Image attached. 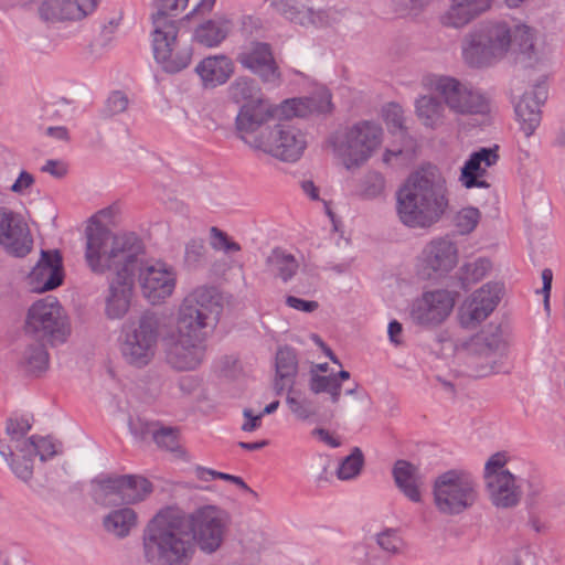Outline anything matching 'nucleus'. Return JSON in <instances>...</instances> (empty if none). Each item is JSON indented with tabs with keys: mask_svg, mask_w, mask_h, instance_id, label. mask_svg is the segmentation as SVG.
<instances>
[{
	"mask_svg": "<svg viewBox=\"0 0 565 565\" xmlns=\"http://www.w3.org/2000/svg\"><path fill=\"white\" fill-rule=\"evenodd\" d=\"M221 311L214 288L200 286L183 298L175 329L163 338L166 361L171 369L188 372L200 367L205 359L207 329L216 324Z\"/></svg>",
	"mask_w": 565,
	"mask_h": 565,
	"instance_id": "f03ea898",
	"label": "nucleus"
},
{
	"mask_svg": "<svg viewBox=\"0 0 565 565\" xmlns=\"http://www.w3.org/2000/svg\"><path fill=\"white\" fill-rule=\"evenodd\" d=\"M25 330L52 343H62L70 334L63 309L54 298L39 300L30 307Z\"/></svg>",
	"mask_w": 565,
	"mask_h": 565,
	"instance_id": "ddd939ff",
	"label": "nucleus"
},
{
	"mask_svg": "<svg viewBox=\"0 0 565 565\" xmlns=\"http://www.w3.org/2000/svg\"><path fill=\"white\" fill-rule=\"evenodd\" d=\"M495 0H450L437 21L444 29L461 31L489 12Z\"/></svg>",
	"mask_w": 565,
	"mask_h": 565,
	"instance_id": "4be33fe9",
	"label": "nucleus"
},
{
	"mask_svg": "<svg viewBox=\"0 0 565 565\" xmlns=\"http://www.w3.org/2000/svg\"><path fill=\"white\" fill-rule=\"evenodd\" d=\"M194 71L204 88H216L233 76L235 64L228 56L215 54L201 60Z\"/></svg>",
	"mask_w": 565,
	"mask_h": 565,
	"instance_id": "cd10ccee",
	"label": "nucleus"
},
{
	"mask_svg": "<svg viewBox=\"0 0 565 565\" xmlns=\"http://www.w3.org/2000/svg\"><path fill=\"white\" fill-rule=\"evenodd\" d=\"M384 131L379 124L362 120L328 139V147L338 164L348 171L360 169L381 148Z\"/></svg>",
	"mask_w": 565,
	"mask_h": 565,
	"instance_id": "0eeeda50",
	"label": "nucleus"
},
{
	"mask_svg": "<svg viewBox=\"0 0 565 565\" xmlns=\"http://www.w3.org/2000/svg\"><path fill=\"white\" fill-rule=\"evenodd\" d=\"M128 96L120 90H115L106 99L103 114L106 117H114L125 113L128 109Z\"/></svg>",
	"mask_w": 565,
	"mask_h": 565,
	"instance_id": "8fccbe9b",
	"label": "nucleus"
},
{
	"mask_svg": "<svg viewBox=\"0 0 565 565\" xmlns=\"http://www.w3.org/2000/svg\"><path fill=\"white\" fill-rule=\"evenodd\" d=\"M425 87L436 93L445 107L456 115L484 114L489 109L484 95L471 84L447 75L425 78Z\"/></svg>",
	"mask_w": 565,
	"mask_h": 565,
	"instance_id": "9b49d317",
	"label": "nucleus"
},
{
	"mask_svg": "<svg viewBox=\"0 0 565 565\" xmlns=\"http://www.w3.org/2000/svg\"><path fill=\"white\" fill-rule=\"evenodd\" d=\"M364 463L363 454L359 448H354L353 451L345 457L338 470L337 476L340 480H350L358 477L362 470Z\"/></svg>",
	"mask_w": 565,
	"mask_h": 565,
	"instance_id": "a18cd8bd",
	"label": "nucleus"
},
{
	"mask_svg": "<svg viewBox=\"0 0 565 565\" xmlns=\"http://www.w3.org/2000/svg\"><path fill=\"white\" fill-rule=\"evenodd\" d=\"M226 93L228 100L238 107L234 120L237 138L255 151L269 130L263 127L276 117V106L248 76L236 77Z\"/></svg>",
	"mask_w": 565,
	"mask_h": 565,
	"instance_id": "423d86ee",
	"label": "nucleus"
},
{
	"mask_svg": "<svg viewBox=\"0 0 565 565\" xmlns=\"http://www.w3.org/2000/svg\"><path fill=\"white\" fill-rule=\"evenodd\" d=\"M536 41L537 30L525 22L487 20L465 34L461 57L473 68L490 67L508 57L525 68H535L544 62Z\"/></svg>",
	"mask_w": 565,
	"mask_h": 565,
	"instance_id": "7ed1b4c3",
	"label": "nucleus"
},
{
	"mask_svg": "<svg viewBox=\"0 0 565 565\" xmlns=\"http://www.w3.org/2000/svg\"><path fill=\"white\" fill-rule=\"evenodd\" d=\"M308 143L306 131L294 125L282 124L269 129L255 151L294 163L303 156Z\"/></svg>",
	"mask_w": 565,
	"mask_h": 565,
	"instance_id": "4468645a",
	"label": "nucleus"
},
{
	"mask_svg": "<svg viewBox=\"0 0 565 565\" xmlns=\"http://www.w3.org/2000/svg\"><path fill=\"white\" fill-rule=\"evenodd\" d=\"M232 29L233 22L228 17L215 15L195 28L193 39L205 47H217L228 36Z\"/></svg>",
	"mask_w": 565,
	"mask_h": 565,
	"instance_id": "7c9ffc66",
	"label": "nucleus"
},
{
	"mask_svg": "<svg viewBox=\"0 0 565 565\" xmlns=\"http://www.w3.org/2000/svg\"><path fill=\"white\" fill-rule=\"evenodd\" d=\"M392 475L396 488L407 500L413 503L423 502L425 477L418 466L407 460H397Z\"/></svg>",
	"mask_w": 565,
	"mask_h": 565,
	"instance_id": "bb28decb",
	"label": "nucleus"
},
{
	"mask_svg": "<svg viewBox=\"0 0 565 565\" xmlns=\"http://www.w3.org/2000/svg\"><path fill=\"white\" fill-rule=\"evenodd\" d=\"M243 416L244 423L241 426L243 431L252 433L260 427L263 414L254 415L252 409L245 408L243 411Z\"/></svg>",
	"mask_w": 565,
	"mask_h": 565,
	"instance_id": "e2e57ef3",
	"label": "nucleus"
},
{
	"mask_svg": "<svg viewBox=\"0 0 565 565\" xmlns=\"http://www.w3.org/2000/svg\"><path fill=\"white\" fill-rule=\"evenodd\" d=\"M531 557L529 550L521 548L512 555H508L501 559L498 565H524V563Z\"/></svg>",
	"mask_w": 565,
	"mask_h": 565,
	"instance_id": "774afa93",
	"label": "nucleus"
},
{
	"mask_svg": "<svg viewBox=\"0 0 565 565\" xmlns=\"http://www.w3.org/2000/svg\"><path fill=\"white\" fill-rule=\"evenodd\" d=\"M510 460L505 451L489 457L484 465V486L490 502L498 509L515 507L522 497L516 477L507 468Z\"/></svg>",
	"mask_w": 565,
	"mask_h": 565,
	"instance_id": "f8f14e48",
	"label": "nucleus"
},
{
	"mask_svg": "<svg viewBox=\"0 0 565 565\" xmlns=\"http://www.w3.org/2000/svg\"><path fill=\"white\" fill-rule=\"evenodd\" d=\"M34 182V177L30 172L23 170L20 172L10 190L15 194L24 195L33 186Z\"/></svg>",
	"mask_w": 565,
	"mask_h": 565,
	"instance_id": "6e6d98bb",
	"label": "nucleus"
},
{
	"mask_svg": "<svg viewBox=\"0 0 565 565\" xmlns=\"http://www.w3.org/2000/svg\"><path fill=\"white\" fill-rule=\"evenodd\" d=\"M456 294L447 289L425 291L411 307V318L419 326L435 327L443 323L451 313Z\"/></svg>",
	"mask_w": 565,
	"mask_h": 565,
	"instance_id": "f3484780",
	"label": "nucleus"
},
{
	"mask_svg": "<svg viewBox=\"0 0 565 565\" xmlns=\"http://www.w3.org/2000/svg\"><path fill=\"white\" fill-rule=\"evenodd\" d=\"M206 248L202 238L190 239L184 249V264L188 268H198L205 259Z\"/></svg>",
	"mask_w": 565,
	"mask_h": 565,
	"instance_id": "09e8293b",
	"label": "nucleus"
},
{
	"mask_svg": "<svg viewBox=\"0 0 565 565\" xmlns=\"http://www.w3.org/2000/svg\"><path fill=\"white\" fill-rule=\"evenodd\" d=\"M311 98L313 99L312 113H327L331 110V94L327 89H322L317 97Z\"/></svg>",
	"mask_w": 565,
	"mask_h": 565,
	"instance_id": "69168bd1",
	"label": "nucleus"
},
{
	"mask_svg": "<svg viewBox=\"0 0 565 565\" xmlns=\"http://www.w3.org/2000/svg\"><path fill=\"white\" fill-rule=\"evenodd\" d=\"M21 366L31 374H40L49 366V354L40 342L29 344L21 358Z\"/></svg>",
	"mask_w": 565,
	"mask_h": 565,
	"instance_id": "58836bf2",
	"label": "nucleus"
},
{
	"mask_svg": "<svg viewBox=\"0 0 565 565\" xmlns=\"http://www.w3.org/2000/svg\"><path fill=\"white\" fill-rule=\"evenodd\" d=\"M138 513L128 507L111 510L103 518V527L116 539H125L138 525Z\"/></svg>",
	"mask_w": 565,
	"mask_h": 565,
	"instance_id": "72a5a7b5",
	"label": "nucleus"
},
{
	"mask_svg": "<svg viewBox=\"0 0 565 565\" xmlns=\"http://www.w3.org/2000/svg\"><path fill=\"white\" fill-rule=\"evenodd\" d=\"M160 335V317L152 311L143 312L122 329L119 344L122 360L136 369L148 366L157 355Z\"/></svg>",
	"mask_w": 565,
	"mask_h": 565,
	"instance_id": "1a4fd4ad",
	"label": "nucleus"
},
{
	"mask_svg": "<svg viewBox=\"0 0 565 565\" xmlns=\"http://www.w3.org/2000/svg\"><path fill=\"white\" fill-rule=\"evenodd\" d=\"M275 106L276 116L279 118L306 117L312 113L313 99L307 97L290 98Z\"/></svg>",
	"mask_w": 565,
	"mask_h": 565,
	"instance_id": "a19ab883",
	"label": "nucleus"
},
{
	"mask_svg": "<svg viewBox=\"0 0 565 565\" xmlns=\"http://www.w3.org/2000/svg\"><path fill=\"white\" fill-rule=\"evenodd\" d=\"M152 45L156 61L168 73L186 68L191 61L192 47L182 42L179 22L170 17L152 14Z\"/></svg>",
	"mask_w": 565,
	"mask_h": 565,
	"instance_id": "9d476101",
	"label": "nucleus"
},
{
	"mask_svg": "<svg viewBox=\"0 0 565 565\" xmlns=\"http://www.w3.org/2000/svg\"><path fill=\"white\" fill-rule=\"evenodd\" d=\"M136 273H117L109 279L105 297V313L109 319H121L128 313L135 295Z\"/></svg>",
	"mask_w": 565,
	"mask_h": 565,
	"instance_id": "5701e85b",
	"label": "nucleus"
},
{
	"mask_svg": "<svg viewBox=\"0 0 565 565\" xmlns=\"http://www.w3.org/2000/svg\"><path fill=\"white\" fill-rule=\"evenodd\" d=\"M489 269L490 263L482 258L466 265L467 275L470 276L475 281L483 278Z\"/></svg>",
	"mask_w": 565,
	"mask_h": 565,
	"instance_id": "bf43d9fd",
	"label": "nucleus"
},
{
	"mask_svg": "<svg viewBox=\"0 0 565 565\" xmlns=\"http://www.w3.org/2000/svg\"><path fill=\"white\" fill-rule=\"evenodd\" d=\"M286 303L288 307L302 312H313L319 308V303L317 301L305 300L295 296H288L286 298Z\"/></svg>",
	"mask_w": 565,
	"mask_h": 565,
	"instance_id": "052dcab7",
	"label": "nucleus"
},
{
	"mask_svg": "<svg viewBox=\"0 0 565 565\" xmlns=\"http://www.w3.org/2000/svg\"><path fill=\"white\" fill-rule=\"evenodd\" d=\"M409 158L407 150L397 148H388L384 151L382 160L387 166H398L404 163Z\"/></svg>",
	"mask_w": 565,
	"mask_h": 565,
	"instance_id": "13d9d810",
	"label": "nucleus"
},
{
	"mask_svg": "<svg viewBox=\"0 0 565 565\" xmlns=\"http://www.w3.org/2000/svg\"><path fill=\"white\" fill-rule=\"evenodd\" d=\"M94 500L106 507L124 503L120 476L96 480L94 484Z\"/></svg>",
	"mask_w": 565,
	"mask_h": 565,
	"instance_id": "c9c22d12",
	"label": "nucleus"
},
{
	"mask_svg": "<svg viewBox=\"0 0 565 565\" xmlns=\"http://www.w3.org/2000/svg\"><path fill=\"white\" fill-rule=\"evenodd\" d=\"M501 297L498 284H484L470 294L459 306L457 319L465 329H475L497 308Z\"/></svg>",
	"mask_w": 565,
	"mask_h": 565,
	"instance_id": "a211bd4d",
	"label": "nucleus"
},
{
	"mask_svg": "<svg viewBox=\"0 0 565 565\" xmlns=\"http://www.w3.org/2000/svg\"><path fill=\"white\" fill-rule=\"evenodd\" d=\"M230 513L205 504L185 513L175 508L158 511L141 534V557L147 565H190L196 550L213 555L224 546Z\"/></svg>",
	"mask_w": 565,
	"mask_h": 565,
	"instance_id": "f257e3e1",
	"label": "nucleus"
},
{
	"mask_svg": "<svg viewBox=\"0 0 565 565\" xmlns=\"http://www.w3.org/2000/svg\"><path fill=\"white\" fill-rule=\"evenodd\" d=\"M238 63L259 77L265 85L278 87L281 82V72L267 43L255 42L237 56Z\"/></svg>",
	"mask_w": 565,
	"mask_h": 565,
	"instance_id": "412c9836",
	"label": "nucleus"
},
{
	"mask_svg": "<svg viewBox=\"0 0 565 565\" xmlns=\"http://www.w3.org/2000/svg\"><path fill=\"white\" fill-rule=\"evenodd\" d=\"M122 500L126 504L143 501L151 492L152 484L141 476H120Z\"/></svg>",
	"mask_w": 565,
	"mask_h": 565,
	"instance_id": "e433bc0d",
	"label": "nucleus"
},
{
	"mask_svg": "<svg viewBox=\"0 0 565 565\" xmlns=\"http://www.w3.org/2000/svg\"><path fill=\"white\" fill-rule=\"evenodd\" d=\"M130 430L137 438L145 439L149 435L153 437V430H158V425L138 418L130 422Z\"/></svg>",
	"mask_w": 565,
	"mask_h": 565,
	"instance_id": "4d7b16f0",
	"label": "nucleus"
},
{
	"mask_svg": "<svg viewBox=\"0 0 565 565\" xmlns=\"http://www.w3.org/2000/svg\"><path fill=\"white\" fill-rule=\"evenodd\" d=\"M45 173L51 174L54 178H63L67 173V166L61 160H47L41 168Z\"/></svg>",
	"mask_w": 565,
	"mask_h": 565,
	"instance_id": "338daca9",
	"label": "nucleus"
},
{
	"mask_svg": "<svg viewBox=\"0 0 565 565\" xmlns=\"http://www.w3.org/2000/svg\"><path fill=\"white\" fill-rule=\"evenodd\" d=\"M309 388L315 394H329L333 404H337L340 401L341 383L337 377H333V375H321L315 370H311Z\"/></svg>",
	"mask_w": 565,
	"mask_h": 565,
	"instance_id": "ea45409f",
	"label": "nucleus"
},
{
	"mask_svg": "<svg viewBox=\"0 0 565 565\" xmlns=\"http://www.w3.org/2000/svg\"><path fill=\"white\" fill-rule=\"evenodd\" d=\"M32 425L25 417H11L7 422L6 431L9 436L10 444L0 441V454L7 462L12 459H19L23 451V444L26 443L25 436L30 431Z\"/></svg>",
	"mask_w": 565,
	"mask_h": 565,
	"instance_id": "473e14b6",
	"label": "nucleus"
},
{
	"mask_svg": "<svg viewBox=\"0 0 565 565\" xmlns=\"http://www.w3.org/2000/svg\"><path fill=\"white\" fill-rule=\"evenodd\" d=\"M481 220V212L473 206H466L460 209L455 217L454 223L458 233L461 235L470 234L475 231Z\"/></svg>",
	"mask_w": 565,
	"mask_h": 565,
	"instance_id": "c03bdc74",
	"label": "nucleus"
},
{
	"mask_svg": "<svg viewBox=\"0 0 565 565\" xmlns=\"http://www.w3.org/2000/svg\"><path fill=\"white\" fill-rule=\"evenodd\" d=\"M379 547L391 555L401 554L404 551L405 543L395 530L387 529L375 535Z\"/></svg>",
	"mask_w": 565,
	"mask_h": 565,
	"instance_id": "de8ad7c7",
	"label": "nucleus"
},
{
	"mask_svg": "<svg viewBox=\"0 0 565 565\" xmlns=\"http://www.w3.org/2000/svg\"><path fill=\"white\" fill-rule=\"evenodd\" d=\"M499 160L497 148H480L470 154L461 168L460 182L467 188L487 189L490 184L483 179L488 168L494 166Z\"/></svg>",
	"mask_w": 565,
	"mask_h": 565,
	"instance_id": "a878e982",
	"label": "nucleus"
},
{
	"mask_svg": "<svg viewBox=\"0 0 565 565\" xmlns=\"http://www.w3.org/2000/svg\"><path fill=\"white\" fill-rule=\"evenodd\" d=\"M266 266L271 274L287 281L297 271L298 262L292 254L280 248H275L266 258Z\"/></svg>",
	"mask_w": 565,
	"mask_h": 565,
	"instance_id": "4c0bfd02",
	"label": "nucleus"
},
{
	"mask_svg": "<svg viewBox=\"0 0 565 565\" xmlns=\"http://www.w3.org/2000/svg\"><path fill=\"white\" fill-rule=\"evenodd\" d=\"M84 258L95 275L137 270L139 256L143 253L140 239L132 233H114L97 223L85 231Z\"/></svg>",
	"mask_w": 565,
	"mask_h": 565,
	"instance_id": "39448f33",
	"label": "nucleus"
},
{
	"mask_svg": "<svg viewBox=\"0 0 565 565\" xmlns=\"http://www.w3.org/2000/svg\"><path fill=\"white\" fill-rule=\"evenodd\" d=\"M188 2L189 0H156L157 10L153 14L172 18V15L183 11Z\"/></svg>",
	"mask_w": 565,
	"mask_h": 565,
	"instance_id": "5fc2aeb1",
	"label": "nucleus"
},
{
	"mask_svg": "<svg viewBox=\"0 0 565 565\" xmlns=\"http://www.w3.org/2000/svg\"><path fill=\"white\" fill-rule=\"evenodd\" d=\"M63 281L62 256L57 250H42L41 258L29 275V285L35 292L58 287Z\"/></svg>",
	"mask_w": 565,
	"mask_h": 565,
	"instance_id": "393cba45",
	"label": "nucleus"
},
{
	"mask_svg": "<svg viewBox=\"0 0 565 565\" xmlns=\"http://www.w3.org/2000/svg\"><path fill=\"white\" fill-rule=\"evenodd\" d=\"M153 431V439L160 448L174 452L179 457H186V451L179 443L178 429L171 427H162Z\"/></svg>",
	"mask_w": 565,
	"mask_h": 565,
	"instance_id": "37998d69",
	"label": "nucleus"
},
{
	"mask_svg": "<svg viewBox=\"0 0 565 565\" xmlns=\"http://www.w3.org/2000/svg\"><path fill=\"white\" fill-rule=\"evenodd\" d=\"M298 372V361L290 348L279 349L276 355L275 390L280 394L285 388H291Z\"/></svg>",
	"mask_w": 565,
	"mask_h": 565,
	"instance_id": "f704fd0d",
	"label": "nucleus"
},
{
	"mask_svg": "<svg viewBox=\"0 0 565 565\" xmlns=\"http://www.w3.org/2000/svg\"><path fill=\"white\" fill-rule=\"evenodd\" d=\"M467 350L483 358L489 364L490 372H494L498 370V361L505 354L507 344L499 335L478 334L467 343Z\"/></svg>",
	"mask_w": 565,
	"mask_h": 565,
	"instance_id": "2f4dec72",
	"label": "nucleus"
},
{
	"mask_svg": "<svg viewBox=\"0 0 565 565\" xmlns=\"http://www.w3.org/2000/svg\"><path fill=\"white\" fill-rule=\"evenodd\" d=\"M385 188V180L382 174L377 172L369 173L365 177L362 195L365 199H375L380 196Z\"/></svg>",
	"mask_w": 565,
	"mask_h": 565,
	"instance_id": "3c124183",
	"label": "nucleus"
},
{
	"mask_svg": "<svg viewBox=\"0 0 565 565\" xmlns=\"http://www.w3.org/2000/svg\"><path fill=\"white\" fill-rule=\"evenodd\" d=\"M414 113L419 124L430 130L441 128L447 120L443 99L429 94L419 95L415 99Z\"/></svg>",
	"mask_w": 565,
	"mask_h": 565,
	"instance_id": "c756f323",
	"label": "nucleus"
},
{
	"mask_svg": "<svg viewBox=\"0 0 565 565\" xmlns=\"http://www.w3.org/2000/svg\"><path fill=\"white\" fill-rule=\"evenodd\" d=\"M0 246L14 257H25L33 248V237L25 216L7 206H0Z\"/></svg>",
	"mask_w": 565,
	"mask_h": 565,
	"instance_id": "dca6fc26",
	"label": "nucleus"
},
{
	"mask_svg": "<svg viewBox=\"0 0 565 565\" xmlns=\"http://www.w3.org/2000/svg\"><path fill=\"white\" fill-rule=\"evenodd\" d=\"M138 282L142 296L151 305H161L169 299L177 287V270L162 260L143 263L139 256Z\"/></svg>",
	"mask_w": 565,
	"mask_h": 565,
	"instance_id": "2eb2a0df",
	"label": "nucleus"
},
{
	"mask_svg": "<svg viewBox=\"0 0 565 565\" xmlns=\"http://www.w3.org/2000/svg\"><path fill=\"white\" fill-rule=\"evenodd\" d=\"M459 263V248L449 237H438L428 242L422 250L419 266L428 278H441L454 270Z\"/></svg>",
	"mask_w": 565,
	"mask_h": 565,
	"instance_id": "6ab92c4d",
	"label": "nucleus"
},
{
	"mask_svg": "<svg viewBox=\"0 0 565 565\" xmlns=\"http://www.w3.org/2000/svg\"><path fill=\"white\" fill-rule=\"evenodd\" d=\"M286 403L291 414L298 420L307 422L317 415V409L315 408L312 402L307 397L288 395Z\"/></svg>",
	"mask_w": 565,
	"mask_h": 565,
	"instance_id": "49530a36",
	"label": "nucleus"
},
{
	"mask_svg": "<svg viewBox=\"0 0 565 565\" xmlns=\"http://www.w3.org/2000/svg\"><path fill=\"white\" fill-rule=\"evenodd\" d=\"M431 500L443 516H459L472 510L479 501L477 479L468 471L449 469L431 482Z\"/></svg>",
	"mask_w": 565,
	"mask_h": 565,
	"instance_id": "6e6552de",
	"label": "nucleus"
},
{
	"mask_svg": "<svg viewBox=\"0 0 565 565\" xmlns=\"http://www.w3.org/2000/svg\"><path fill=\"white\" fill-rule=\"evenodd\" d=\"M265 2L290 21V17L297 15L305 0H265Z\"/></svg>",
	"mask_w": 565,
	"mask_h": 565,
	"instance_id": "603ef678",
	"label": "nucleus"
},
{
	"mask_svg": "<svg viewBox=\"0 0 565 565\" xmlns=\"http://www.w3.org/2000/svg\"><path fill=\"white\" fill-rule=\"evenodd\" d=\"M396 215L411 230H429L450 209L446 179L435 169H420L404 181L396 192Z\"/></svg>",
	"mask_w": 565,
	"mask_h": 565,
	"instance_id": "20e7f679",
	"label": "nucleus"
},
{
	"mask_svg": "<svg viewBox=\"0 0 565 565\" xmlns=\"http://www.w3.org/2000/svg\"><path fill=\"white\" fill-rule=\"evenodd\" d=\"M524 74H520L512 79L511 94L521 130L525 137H530L541 122V111L539 103L534 99L537 86L533 82H529L527 86L524 87Z\"/></svg>",
	"mask_w": 565,
	"mask_h": 565,
	"instance_id": "aec40b11",
	"label": "nucleus"
},
{
	"mask_svg": "<svg viewBox=\"0 0 565 565\" xmlns=\"http://www.w3.org/2000/svg\"><path fill=\"white\" fill-rule=\"evenodd\" d=\"M290 21L302 26H326L332 21V13L327 10H313L305 2L297 15H291Z\"/></svg>",
	"mask_w": 565,
	"mask_h": 565,
	"instance_id": "79ce46f5",
	"label": "nucleus"
},
{
	"mask_svg": "<svg viewBox=\"0 0 565 565\" xmlns=\"http://www.w3.org/2000/svg\"><path fill=\"white\" fill-rule=\"evenodd\" d=\"M96 7L95 0H42L39 13L44 21L81 19Z\"/></svg>",
	"mask_w": 565,
	"mask_h": 565,
	"instance_id": "c85d7f7f",
	"label": "nucleus"
},
{
	"mask_svg": "<svg viewBox=\"0 0 565 565\" xmlns=\"http://www.w3.org/2000/svg\"><path fill=\"white\" fill-rule=\"evenodd\" d=\"M384 119L388 127L398 129L401 131L404 130V109L398 104H388L384 108Z\"/></svg>",
	"mask_w": 565,
	"mask_h": 565,
	"instance_id": "864d4df0",
	"label": "nucleus"
},
{
	"mask_svg": "<svg viewBox=\"0 0 565 565\" xmlns=\"http://www.w3.org/2000/svg\"><path fill=\"white\" fill-rule=\"evenodd\" d=\"M200 380L193 375L182 376L178 381V387L184 396L192 395L194 392H196L200 387Z\"/></svg>",
	"mask_w": 565,
	"mask_h": 565,
	"instance_id": "0e129e2a",
	"label": "nucleus"
},
{
	"mask_svg": "<svg viewBox=\"0 0 565 565\" xmlns=\"http://www.w3.org/2000/svg\"><path fill=\"white\" fill-rule=\"evenodd\" d=\"M311 436L316 437L321 443L326 444L331 448H338L341 446V440L339 439V437L326 428L317 427L312 429Z\"/></svg>",
	"mask_w": 565,
	"mask_h": 565,
	"instance_id": "680f3d73",
	"label": "nucleus"
},
{
	"mask_svg": "<svg viewBox=\"0 0 565 565\" xmlns=\"http://www.w3.org/2000/svg\"><path fill=\"white\" fill-rule=\"evenodd\" d=\"M23 451L19 459H12L10 467L14 475L23 481L33 476V457L39 456L40 460L46 461L60 452L61 445L50 437L32 436L23 445Z\"/></svg>",
	"mask_w": 565,
	"mask_h": 565,
	"instance_id": "b1692460",
	"label": "nucleus"
}]
</instances>
